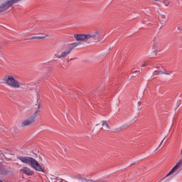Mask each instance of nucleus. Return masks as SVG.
<instances>
[{
    "instance_id": "obj_18",
    "label": "nucleus",
    "mask_w": 182,
    "mask_h": 182,
    "mask_svg": "<svg viewBox=\"0 0 182 182\" xmlns=\"http://www.w3.org/2000/svg\"><path fill=\"white\" fill-rule=\"evenodd\" d=\"M132 73H140V71H135V72H133Z\"/></svg>"
},
{
    "instance_id": "obj_12",
    "label": "nucleus",
    "mask_w": 182,
    "mask_h": 182,
    "mask_svg": "<svg viewBox=\"0 0 182 182\" xmlns=\"http://www.w3.org/2000/svg\"><path fill=\"white\" fill-rule=\"evenodd\" d=\"M102 126H105L107 130L110 129V126H109V123L107 122V121H102Z\"/></svg>"
},
{
    "instance_id": "obj_23",
    "label": "nucleus",
    "mask_w": 182,
    "mask_h": 182,
    "mask_svg": "<svg viewBox=\"0 0 182 182\" xmlns=\"http://www.w3.org/2000/svg\"><path fill=\"white\" fill-rule=\"evenodd\" d=\"M1 49H2V46H0V50H1Z\"/></svg>"
},
{
    "instance_id": "obj_15",
    "label": "nucleus",
    "mask_w": 182,
    "mask_h": 182,
    "mask_svg": "<svg viewBox=\"0 0 182 182\" xmlns=\"http://www.w3.org/2000/svg\"><path fill=\"white\" fill-rule=\"evenodd\" d=\"M160 73H161V75H163V73H164V75H170V73H164V72H160Z\"/></svg>"
},
{
    "instance_id": "obj_8",
    "label": "nucleus",
    "mask_w": 182,
    "mask_h": 182,
    "mask_svg": "<svg viewBox=\"0 0 182 182\" xmlns=\"http://www.w3.org/2000/svg\"><path fill=\"white\" fill-rule=\"evenodd\" d=\"M159 19L161 25H166L167 21H168V18H167V16L164 14H159Z\"/></svg>"
},
{
    "instance_id": "obj_20",
    "label": "nucleus",
    "mask_w": 182,
    "mask_h": 182,
    "mask_svg": "<svg viewBox=\"0 0 182 182\" xmlns=\"http://www.w3.org/2000/svg\"><path fill=\"white\" fill-rule=\"evenodd\" d=\"M154 1H156V2H160V1L161 0H154Z\"/></svg>"
},
{
    "instance_id": "obj_24",
    "label": "nucleus",
    "mask_w": 182,
    "mask_h": 182,
    "mask_svg": "<svg viewBox=\"0 0 182 182\" xmlns=\"http://www.w3.org/2000/svg\"><path fill=\"white\" fill-rule=\"evenodd\" d=\"M0 182H4V181H2V180H0Z\"/></svg>"
},
{
    "instance_id": "obj_14",
    "label": "nucleus",
    "mask_w": 182,
    "mask_h": 182,
    "mask_svg": "<svg viewBox=\"0 0 182 182\" xmlns=\"http://www.w3.org/2000/svg\"><path fill=\"white\" fill-rule=\"evenodd\" d=\"M85 181L86 182H100V181L97 180V181H93L92 179H85Z\"/></svg>"
},
{
    "instance_id": "obj_21",
    "label": "nucleus",
    "mask_w": 182,
    "mask_h": 182,
    "mask_svg": "<svg viewBox=\"0 0 182 182\" xmlns=\"http://www.w3.org/2000/svg\"><path fill=\"white\" fill-rule=\"evenodd\" d=\"M138 105H141V102H139Z\"/></svg>"
},
{
    "instance_id": "obj_5",
    "label": "nucleus",
    "mask_w": 182,
    "mask_h": 182,
    "mask_svg": "<svg viewBox=\"0 0 182 182\" xmlns=\"http://www.w3.org/2000/svg\"><path fill=\"white\" fill-rule=\"evenodd\" d=\"M78 45H79L78 43H73L69 44L68 48L65 51H62L60 55L57 56L58 59H60L62 58H66V56H68V55H70L72 50H73V49H75V48H76V46H77Z\"/></svg>"
},
{
    "instance_id": "obj_4",
    "label": "nucleus",
    "mask_w": 182,
    "mask_h": 182,
    "mask_svg": "<svg viewBox=\"0 0 182 182\" xmlns=\"http://www.w3.org/2000/svg\"><path fill=\"white\" fill-rule=\"evenodd\" d=\"M41 112V102H38L37 105V109L33 116L30 117L28 119L24 120L21 123V127H26V126H31V124H33L35 123V120L38 116H39V113Z\"/></svg>"
},
{
    "instance_id": "obj_6",
    "label": "nucleus",
    "mask_w": 182,
    "mask_h": 182,
    "mask_svg": "<svg viewBox=\"0 0 182 182\" xmlns=\"http://www.w3.org/2000/svg\"><path fill=\"white\" fill-rule=\"evenodd\" d=\"M21 0H8L6 3H4L1 6H0V14L2 12H5L7 9H9L10 6H12L14 4H16L19 2Z\"/></svg>"
},
{
    "instance_id": "obj_3",
    "label": "nucleus",
    "mask_w": 182,
    "mask_h": 182,
    "mask_svg": "<svg viewBox=\"0 0 182 182\" xmlns=\"http://www.w3.org/2000/svg\"><path fill=\"white\" fill-rule=\"evenodd\" d=\"M74 38L76 41H89V39L99 41V39H100V33L96 31L89 34H75Z\"/></svg>"
},
{
    "instance_id": "obj_7",
    "label": "nucleus",
    "mask_w": 182,
    "mask_h": 182,
    "mask_svg": "<svg viewBox=\"0 0 182 182\" xmlns=\"http://www.w3.org/2000/svg\"><path fill=\"white\" fill-rule=\"evenodd\" d=\"M20 171L23 173V174H26V176H33V171L31 170V168L28 167H23V168L21 169Z\"/></svg>"
},
{
    "instance_id": "obj_13",
    "label": "nucleus",
    "mask_w": 182,
    "mask_h": 182,
    "mask_svg": "<svg viewBox=\"0 0 182 182\" xmlns=\"http://www.w3.org/2000/svg\"><path fill=\"white\" fill-rule=\"evenodd\" d=\"M153 48L154 50H157V48H159V42H154Z\"/></svg>"
},
{
    "instance_id": "obj_11",
    "label": "nucleus",
    "mask_w": 182,
    "mask_h": 182,
    "mask_svg": "<svg viewBox=\"0 0 182 182\" xmlns=\"http://www.w3.org/2000/svg\"><path fill=\"white\" fill-rule=\"evenodd\" d=\"M0 174L2 176H6V174H8V171H6L5 168H0Z\"/></svg>"
},
{
    "instance_id": "obj_1",
    "label": "nucleus",
    "mask_w": 182,
    "mask_h": 182,
    "mask_svg": "<svg viewBox=\"0 0 182 182\" xmlns=\"http://www.w3.org/2000/svg\"><path fill=\"white\" fill-rule=\"evenodd\" d=\"M17 159L24 164L30 166V167H32V168H33L36 171L45 173V169H43L42 165H41V164H39V162H38V161H36V159H35L34 158H32L31 156H18Z\"/></svg>"
},
{
    "instance_id": "obj_25",
    "label": "nucleus",
    "mask_w": 182,
    "mask_h": 182,
    "mask_svg": "<svg viewBox=\"0 0 182 182\" xmlns=\"http://www.w3.org/2000/svg\"><path fill=\"white\" fill-rule=\"evenodd\" d=\"M161 144L159 145V147H161Z\"/></svg>"
},
{
    "instance_id": "obj_17",
    "label": "nucleus",
    "mask_w": 182,
    "mask_h": 182,
    "mask_svg": "<svg viewBox=\"0 0 182 182\" xmlns=\"http://www.w3.org/2000/svg\"><path fill=\"white\" fill-rule=\"evenodd\" d=\"M58 56H59V55H58V54H55V55H54V58H55V59H58Z\"/></svg>"
},
{
    "instance_id": "obj_19",
    "label": "nucleus",
    "mask_w": 182,
    "mask_h": 182,
    "mask_svg": "<svg viewBox=\"0 0 182 182\" xmlns=\"http://www.w3.org/2000/svg\"><path fill=\"white\" fill-rule=\"evenodd\" d=\"M164 141V139H163L161 142V144H163V142Z\"/></svg>"
},
{
    "instance_id": "obj_22",
    "label": "nucleus",
    "mask_w": 182,
    "mask_h": 182,
    "mask_svg": "<svg viewBox=\"0 0 182 182\" xmlns=\"http://www.w3.org/2000/svg\"><path fill=\"white\" fill-rule=\"evenodd\" d=\"M144 66H146V64H144V65H142V68H144Z\"/></svg>"
},
{
    "instance_id": "obj_9",
    "label": "nucleus",
    "mask_w": 182,
    "mask_h": 182,
    "mask_svg": "<svg viewBox=\"0 0 182 182\" xmlns=\"http://www.w3.org/2000/svg\"><path fill=\"white\" fill-rule=\"evenodd\" d=\"M164 4L165 6H168L169 8L173 6V2L170 0H164Z\"/></svg>"
},
{
    "instance_id": "obj_10",
    "label": "nucleus",
    "mask_w": 182,
    "mask_h": 182,
    "mask_svg": "<svg viewBox=\"0 0 182 182\" xmlns=\"http://www.w3.org/2000/svg\"><path fill=\"white\" fill-rule=\"evenodd\" d=\"M48 35L46 36H33L30 38H28V41H32L33 39H45L46 38H47Z\"/></svg>"
},
{
    "instance_id": "obj_16",
    "label": "nucleus",
    "mask_w": 182,
    "mask_h": 182,
    "mask_svg": "<svg viewBox=\"0 0 182 182\" xmlns=\"http://www.w3.org/2000/svg\"><path fill=\"white\" fill-rule=\"evenodd\" d=\"M178 4L181 5V6H182V0H178Z\"/></svg>"
},
{
    "instance_id": "obj_2",
    "label": "nucleus",
    "mask_w": 182,
    "mask_h": 182,
    "mask_svg": "<svg viewBox=\"0 0 182 182\" xmlns=\"http://www.w3.org/2000/svg\"><path fill=\"white\" fill-rule=\"evenodd\" d=\"M3 82L5 85L9 86V87H12L13 89H19V87H21V83H19V81L16 80L15 77L12 75H4Z\"/></svg>"
}]
</instances>
